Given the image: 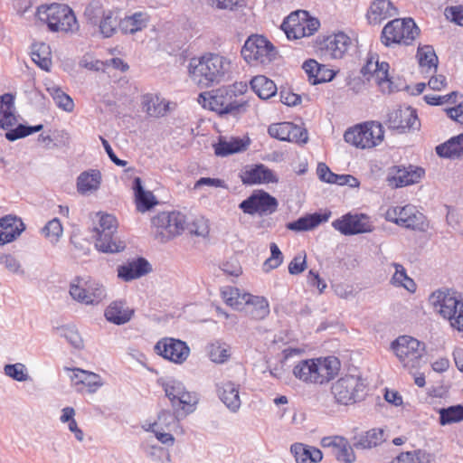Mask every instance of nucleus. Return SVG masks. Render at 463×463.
Listing matches in <instances>:
<instances>
[{"label":"nucleus","mask_w":463,"mask_h":463,"mask_svg":"<svg viewBox=\"0 0 463 463\" xmlns=\"http://www.w3.org/2000/svg\"><path fill=\"white\" fill-rule=\"evenodd\" d=\"M229 71L230 61L214 53L192 58L188 66L190 79L200 88H209L220 83Z\"/></svg>","instance_id":"f257e3e1"},{"label":"nucleus","mask_w":463,"mask_h":463,"mask_svg":"<svg viewBox=\"0 0 463 463\" xmlns=\"http://www.w3.org/2000/svg\"><path fill=\"white\" fill-rule=\"evenodd\" d=\"M340 370V361L335 356L305 359L293 368L296 378L306 383L325 384L334 379Z\"/></svg>","instance_id":"f03ea898"},{"label":"nucleus","mask_w":463,"mask_h":463,"mask_svg":"<svg viewBox=\"0 0 463 463\" xmlns=\"http://www.w3.org/2000/svg\"><path fill=\"white\" fill-rule=\"evenodd\" d=\"M92 238L95 247L105 253H117L126 248V244L117 236L118 222L115 216L109 213H97L93 219Z\"/></svg>","instance_id":"7ed1b4c3"},{"label":"nucleus","mask_w":463,"mask_h":463,"mask_svg":"<svg viewBox=\"0 0 463 463\" xmlns=\"http://www.w3.org/2000/svg\"><path fill=\"white\" fill-rule=\"evenodd\" d=\"M36 15L52 32L74 33L79 29L76 16L67 5L53 3L41 5Z\"/></svg>","instance_id":"20e7f679"},{"label":"nucleus","mask_w":463,"mask_h":463,"mask_svg":"<svg viewBox=\"0 0 463 463\" xmlns=\"http://www.w3.org/2000/svg\"><path fill=\"white\" fill-rule=\"evenodd\" d=\"M198 102L205 109L220 115L234 113L244 114L248 112L249 102L242 98L237 99L225 90H216L211 92L201 93Z\"/></svg>","instance_id":"39448f33"},{"label":"nucleus","mask_w":463,"mask_h":463,"mask_svg":"<svg viewBox=\"0 0 463 463\" xmlns=\"http://www.w3.org/2000/svg\"><path fill=\"white\" fill-rule=\"evenodd\" d=\"M430 303L437 313L449 320L451 327L463 332V301L454 293L437 290L430 295Z\"/></svg>","instance_id":"423d86ee"},{"label":"nucleus","mask_w":463,"mask_h":463,"mask_svg":"<svg viewBox=\"0 0 463 463\" xmlns=\"http://www.w3.org/2000/svg\"><path fill=\"white\" fill-rule=\"evenodd\" d=\"M69 294L78 303L87 306L99 305L107 297L105 286L90 277H76L70 283Z\"/></svg>","instance_id":"0eeeda50"},{"label":"nucleus","mask_w":463,"mask_h":463,"mask_svg":"<svg viewBox=\"0 0 463 463\" xmlns=\"http://www.w3.org/2000/svg\"><path fill=\"white\" fill-rule=\"evenodd\" d=\"M384 137L383 127L376 121L357 124L349 128L344 134L346 143L360 149H369L379 146Z\"/></svg>","instance_id":"6e6552de"},{"label":"nucleus","mask_w":463,"mask_h":463,"mask_svg":"<svg viewBox=\"0 0 463 463\" xmlns=\"http://www.w3.org/2000/svg\"><path fill=\"white\" fill-rule=\"evenodd\" d=\"M419 33L420 29L411 18H396L384 25L381 41L387 47L393 44L410 45Z\"/></svg>","instance_id":"1a4fd4ad"},{"label":"nucleus","mask_w":463,"mask_h":463,"mask_svg":"<svg viewBox=\"0 0 463 463\" xmlns=\"http://www.w3.org/2000/svg\"><path fill=\"white\" fill-rule=\"evenodd\" d=\"M241 55L251 66H267L276 59L278 52L264 36L251 35L241 49Z\"/></svg>","instance_id":"9d476101"},{"label":"nucleus","mask_w":463,"mask_h":463,"mask_svg":"<svg viewBox=\"0 0 463 463\" xmlns=\"http://www.w3.org/2000/svg\"><path fill=\"white\" fill-rule=\"evenodd\" d=\"M331 392L337 403L353 404L365 396L366 383L360 375L346 374L332 384Z\"/></svg>","instance_id":"9b49d317"},{"label":"nucleus","mask_w":463,"mask_h":463,"mask_svg":"<svg viewBox=\"0 0 463 463\" xmlns=\"http://www.w3.org/2000/svg\"><path fill=\"white\" fill-rule=\"evenodd\" d=\"M162 387L177 413L182 411V414L186 416L194 411L198 398L194 392H188L182 382L167 378L162 382Z\"/></svg>","instance_id":"f8f14e48"},{"label":"nucleus","mask_w":463,"mask_h":463,"mask_svg":"<svg viewBox=\"0 0 463 463\" xmlns=\"http://www.w3.org/2000/svg\"><path fill=\"white\" fill-rule=\"evenodd\" d=\"M392 349L406 369L420 367L425 353V345L416 338L408 335L399 336L392 343Z\"/></svg>","instance_id":"ddd939ff"},{"label":"nucleus","mask_w":463,"mask_h":463,"mask_svg":"<svg viewBox=\"0 0 463 463\" xmlns=\"http://www.w3.org/2000/svg\"><path fill=\"white\" fill-rule=\"evenodd\" d=\"M85 16L92 24H99L101 34L109 38L112 36L117 28H119L118 14L115 10L105 9L98 2H91L85 9Z\"/></svg>","instance_id":"4468645a"},{"label":"nucleus","mask_w":463,"mask_h":463,"mask_svg":"<svg viewBox=\"0 0 463 463\" xmlns=\"http://www.w3.org/2000/svg\"><path fill=\"white\" fill-rule=\"evenodd\" d=\"M186 217L179 212H162L152 218V225L156 229V236L166 241L184 231Z\"/></svg>","instance_id":"2eb2a0df"},{"label":"nucleus","mask_w":463,"mask_h":463,"mask_svg":"<svg viewBox=\"0 0 463 463\" xmlns=\"http://www.w3.org/2000/svg\"><path fill=\"white\" fill-rule=\"evenodd\" d=\"M385 219L407 229L423 231L426 227L425 216L410 204L389 208Z\"/></svg>","instance_id":"dca6fc26"},{"label":"nucleus","mask_w":463,"mask_h":463,"mask_svg":"<svg viewBox=\"0 0 463 463\" xmlns=\"http://www.w3.org/2000/svg\"><path fill=\"white\" fill-rule=\"evenodd\" d=\"M278 206V200L262 190L253 193L239 204V208L250 215H269L275 213Z\"/></svg>","instance_id":"f3484780"},{"label":"nucleus","mask_w":463,"mask_h":463,"mask_svg":"<svg viewBox=\"0 0 463 463\" xmlns=\"http://www.w3.org/2000/svg\"><path fill=\"white\" fill-rule=\"evenodd\" d=\"M154 350L164 359L176 364H184L190 354L188 345L184 341L173 337L160 339L156 344Z\"/></svg>","instance_id":"a211bd4d"},{"label":"nucleus","mask_w":463,"mask_h":463,"mask_svg":"<svg viewBox=\"0 0 463 463\" xmlns=\"http://www.w3.org/2000/svg\"><path fill=\"white\" fill-rule=\"evenodd\" d=\"M333 227L344 235H354L373 231V224L365 214H345L341 219L334 221Z\"/></svg>","instance_id":"6ab92c4d"},{"label":"nucleus","mask_w":463,"mask_h":463,"mask_svg":"<svg viewBox=\"0 0 463 463\" xmlns=\"http://www.w3.org/2000/svg\"><path fill=\"white\" fill-rule=\"evenodd\" d=\"M423 175L421 167L398 165L390 169L387 181L390 186L403 187L418 183Z\"/></svg>","instance_id":"aec40b11"},{"label":"nucleus","mask_w":463,"mask_h":463,"mask_svg":"<svg viewBox=\"0 0 463 463\" xmlns=\"http://www.w3.org/2000/svg\"><path fill=\"white\" fill-rule=\"evenodd\" d=\"M142 111L147 116H165L175 112L177 104L166 100L157 93H146L141 97Z\"/></svg>","instance_id":"412c9836"},{"label":"nucleus","mask_w":463,"mask_h":463,"mask_svg":"<svg viewBox=\"0 0 463 463\" xmlns=\"http://www.w3.org/2000/svg\"><path fill=\"white\" fill-rule=\"evenodd\" d=\"M268 133L271 137L281 141L306 142L307 139V132L291 122L271 124L268 128Z\"/></svg>","instance_id":"4be33fe9"},{"label":"nucleus","mask_w":463,"mask_h":463,"mask_svg":"<svg viewBox=\"0 0 463 463\" xmlns=\"http://www.w3.org/2000/svg\"><path fill=\"white\" fill-rule=\"evenodd\" d=\"M69 370L71 371V374L70 375L71 381L74 386L79 387L77 389L79 392H81L82 387L85 386L87 387L88 392L94 393L104 384L100 375L95 373L79 368Z\"/></svg>","instance_id":"5701e85b"},{"label":"nucleus","mask_w":463,"mask_h":463,"mask_svg":"<svg viewBox=\"0 0 463 463\" xmlns=\"http://www.w3.org/2000/svg\"><path fill=\"white\" fill-rule=\"evenodd\" d=\"M244 184L277 183L278 178L272 170L260 164L245 167L241 174Z\"/></svg>","instance_id":"b1692460"},{"label":"nucleus","mask_w":463,"mask_h":463,"mask_svg":"<svg viewBox=\"0 0 463 463\" xmlns=\"http://www.w3.org/2000/svg\"><path fill=\"white\" fill-rule=\"evenodd\" d=\"M16 118H0V128L6 130L5 137L9 141H15L43 129L42 124L33 127L25 126L24 124L17 125Z\"/></svg>","instance_id":"393cba45"},{"label":"nucleus","mask_w":463,"mask_h":463,"mask_svg":"<svg viewBox=\"0 0 463 463\" xmlns=\"http://www.w3.org/2000/svg\"><path fill=\"white\" fill-rule=\"evenodd\" d=\"M23 221L14 215H5L0 218V245L14 241L24 231Z\"/></svg>","instance_id":"a878e982"},{"label":"nucleus","mask_w":463,"mask_h":463,"mask_svg":"<svg viewBox=\"0 0 463 463\" xmlns=\"http://www.w3.org/2000/svg\"><path fill=\"white\" fill-rule=\"evenodd\" d=\"M151 271L149 262L144 258H137L118 267V277L128 282L141 278Z\"/></svg>","instance_id":"bb28decb"},{"label":"nucleus","mask_w":463,"mask_h":463,"mask_svg":"<svg viewBox=\"0 0 463 463\" xmlns=\"http://www.w3.org/2000/svg\"><path fill=\"white\" fill-rule=\"evenodd\" d=\"M396 14L398 10L390 0H374L366 13V18L370 24L376 25Z\"/></svg>","instance_id":"cd10ccee"},{"label":"nucleus","mask_w":463,"mask_h":463,"mask_svg":"<svg viewBox=\"0 0 463 463\" xmlns=\"http://www.w3.org/2000/svg\"><path fill=\"white\" fill-rule=\"evenodd\" d=\"M307 11L298 10L292 12L282 23L281 29L290 40H297L307 36L303 20L306 19Z\"/></svg>","instance_id":"c85d7f7f"},{"label":"nucleus","mask_w":463,"mask_h":463,"mask_svg":"<svg viewBox=\"0 0 463 463\" xmlns=\"http://www.w3.org/2000/svg\"><path fill=\"white\" fill-rule=\"evenodd\" d=\"M323 447H332L335 449V457L338 460L345 463H353L355 460V455L353 447L350 446L347 439L340 437H326L321 441Z\"/></svg>","instance_id":"c756f323"},{"label":"nucleus","mask_w":463,"mask_h":463,"mask_svg":"<svg viewBox=\"0 0 463 463\" xmlns=\"http://www.w3.org/2000/svg\"><path fill=\"white\" fill-rule=\"evenodd\" d=\"M218 396L225 406L232 412H236L241 404L239 385L231 381L223 382L217 386Z\"/></svg>","instance_id":"7c9ffc66"},{"label":"nucleus","mask_w":463,"mask_h":463,"mask_svg":"<svg viewBox=\"0 0 463 463\" xmlns=\"http://www.w3.org/2000/svg\"><path fill=\"white\" fill-rule=\"evenodd\" d=\"M351 44L350 38L344 33L327 36L324 41V49L334 59H340Z\"/></svg>","instance_id":"2f4dec72"},{"label":"nucleus","mask_w":463,"mask_h":463,"mask_svg":"<svg viewBox=\"0 0 463 463\" xmlns=\"http://www.w3.org/2000/svg\"><path fill=\"white\" fill-rule=\"evenodd\" d=\"M424 99L430 105H440L445 102L457 103L454 107L445 110L448 116H463V95L457 91L444 96L425 95Z\"/></svg>","instance_id":"473e14b6"},{"label":"nucleus","mask_w":463,"mask_h":463,"mask_svg":"<svg viewBox=\"0 0 463 463\" xmlns=\"http://www.w3.org/2000/svg\"><path fill=\"white\" fill-rule=\"evenodd\" d=\"M100 184L101 174L99 170L84 171L77 178V191L82 195H87L99 190Z\"/></svg>","instance_id":"72a5a7b5"},{"label":"nucleus","mask_w":463,"mask_h":463,"mask_svg":"<svg viewBox=\"0 0 463 463\" xmlns=\"http://www.w3.org/2000/svg\"><path fill=\"white\" fill-rule=\"evenodd\" d=\"M132 315L133 310L126 307L122 301L112 302L105 310L107 320L116 325L126 324L131 319Z\"/></svg>","instance_id":"f704fd0d"},{"label":"nucleus","mask_w":463,"mask_h":463,"mask_svg":"<svg viewBox=\"0 0 463 463\" xmlns=\"http://www.w3.org/2000/svg\"><path fill=\"white\" fill-rule=\"evenodd\" d=\"M437 155L444 158L463 157V134L451 137L447 142L436 146Z\"/></svg>","instance_id":"c9c22d12"},{"label":"nucleus","mask_w":463,"mask_h":463,"mask_svg":"<svg viewBox=\"0 0 463 463\" xmlns=\"http://www.w3.org/2000/svg\"><path fill=\"white\" fill-rule=\"evenodd\" d=\"M291 452L298 463H317L323 458L320 449L301 443L292 445Z\"/></svg>","instance_id":"e433bc0d"},{"label":"nucleus","mask_w":463,"mask_h":463,"mask_svg":"<svg viewBox=\"0 0 463 463\" xmlns=\"http://www.w3.org/2000/svg\"><path fill=\"white\" fill-rule=\"evenodd\" d=\"M149 16L146 13L137 12L119 21V29L124 33H135L147 26Z\"/></svg>","instance_id":"4c0bfd02"},{"label":"nucleus","mask_w":463,"mask_h":463,"mask_svg":"<svg viewBox=\"0 0 463 463\" xmlns=\"http://www.w3.org/2000/svg\"><path fill=\"white\" fill-rule=\"evenodd\" d=\"M133 190L135 192L137 209L138 212L145 213L156 204L154 194L149 191H145L142 181L136 177L133 182Z\"/></svg>","instance_id":"58836bf2"},{"label":"nucleus","mask_w":463,"mask_h":463,"mask_svg":"<svg viewBox=\"0 0 463 463\" xmlns=\"http://www.w3.org/2000/svg\"><path fill=\"white\" fill-rule=\"evenodd\" d=\"M328 214H307L300 217L298 220L287 223V229L294 232H305L314 229L318 226L321 222L328 220Z\"/></svg>","instance_id":"ea45409f"},{"label":"nucleus","mask_w":463,"mask_h":463,"mask_svg":"<svg viewBox=\"0 0 463 463\" xmlns=\"http://www.w3.org/2000/svg\"><path fill=\"white\" fill-rule=\"evenodd\" d=\"M245 306L248 307V312L254 319H264L269 314V305L264 297L248 294Z\"/></svg>","instance_id":"a19ab883"},{"label":"nucleus","mask_w":463,"mask_h":463,"mask_svg":"<svg viewBox=\"0 0 463 463\" xmlns=\"http://www.w3.org/2000/svg\"><path fill=\"white\" fill-rule=\"evenodd\" d=\"M384 441V432L382 429H372L355 438L353 447L357 449H369Z\"/></svg>","instance_id":"79ce46f5"},{"label":"nucleus","mask_w":463,"mask_h":463,"mask_svg":"<svg viewBox=\"0 0 463 463\" xmlns=\"http://www.w3.org/2000/svg\"><path fill=\"white\" fill-rule=\"evenodd\" d=\"M32 60L41 69L48 71L52 67V52L45 43H34L32 45Z\"/></svg>","instance_id":"37998d69"},{"label":"nucleus","mask_w":463,"mask_h":463,"mask_svg":"<svg viewBox=\"0 0 463 463\" xmlns=\"http://www.w3.org/2000/svg\"><path fill=\"white\" fill-rule=\"evenodd\" d=\"M250 86L261 99H268L277 93L276 84L263 75L254 77L250 80Z\"/></svg>","instance_id":"c03bdc74"},{"label":"nucleus","mask_w":463,"mask_h":463,"mask_svg":"<svg viewBox=\"0 0 463 463\" xmlns=\"http://www.w3.org/2000/svg\"><path fill=\"white\" fill-rule=\"evenodd\" d=\"M388 128L398 134L419 130L420 121L419 118H389Z\"/></svg>","instance_id":"a18cd8bd"},{"label":"nucleus","mask_w":463,"mask_h":463,"mask_svg":"<svg viewBox=\"0 0 463 463\" xmlns=\"http://www.w3.org/2000/svg\"><path fill=\"white\" fill-rule=\"evenodd\" d=\"M249 293H241L240 289L233 287H223L221 296L226 305L235 309H242L245 307L246 297Z\"/></svg>","instance_id":"49530a36"},{"label":"nucleus","mask_w":463,"mask_h":463,"mask_svg":"<svg viewBox=\"0 0 463 463\" xmlns=\"http://www.w3.org/2000/svg\"><path fill=\"white\" fill-rule=\"evenodd\" d=\"M417 57L419 59V64L422 70L426 69V72H428L433 69L434 72H436L439 61L432 46L424 45L422 47H419Z\"/></svg>","instance_id":"de8ad7c7"},{"label":"nucleus","mask_w":463,"mask_h":463,"mask_svg":"<svg viewBox=\"0 0 463 463\" xmlns=\"http://www.w3.org/2000/svg\"><path fill=\"white\" fill-rule=\"evenodd\" d=\"M245 149L246 145L240 138H232L231 140L220 139V141L214 145V152L219 156H227Z\"/></svg>","instance_id":"09e8293b"},{"label":"nucleus","mask_w":463,"mask_h":463,"mask_svg":"<svg viewBox=\"0 0 463 463\" xmlns=\"http://www.w3.org/2000/svg\"><path fill=\"white\" fill-rule=\"evenodd\" d=\"M395 272L391 279V282L395 287H402L410 292L416 290V284L406 273V269L402 264L392 263Z\"/></svg>","instance_id":"8fccbe9b"},{"label":"nucleus","mask_w":463,"mask_h":463,"mask_svg":"<svg viewBox=\"0 0 463 463\" xmlns=\"http://www.w3.org/2000/svg\"><path fill=\"white\" fill-rule=\"evenodd\" d=\"M439 423L442 426L463 420V405L441 408L439 411Z\"/></svg>","instance_id":"3c124183"},{"label":"nucleus","mask_w":463,"mask_h":463,"mask_svg":"<svg viewBox=\"0 0 463 463\" xmlns=\"http://www.w3.org/2000/svg\"><path fill=\"white\" fill-rule=\"evenodd\" d=\"M388 71L389 64L385 61H382L372 78L375 80L383 92L390 93L393 91V88Z\"/></svg>","instance_id":"603ef678"},{"label":"nucleus","mask_w":463,"mask_h":463,"mask_svg":"<svg viewBox=\"0 0 463 463\" xmlns=\"http://www.w3.org/2000/svg\"><path fill=\"white\" fill-rule=\"evenodd\" d=\"M177 422V416L168 410H162L157 415V420L149 424L148 430L155 428L161 430H171L172 427Z\"/></svg>","instance_id":"864d4df0"},{"label":"nucleus","mask_w":463,"mask_h":463,"mask_svg":"<svg viewBox=\"0 0 463 463\" xmlns=\"http://www.w3.org/2000/svg\"><path fill=\"white\" fill-rule=\"evenodd\" d=\"M185 229L189 233L203 238H205L210 231L208 220L203 216H196L189 222L186 221Z\"/></svg>","instance_id":"5fc2aeb1"},{"label":"nucleus","mask_w":463,"mask_h":463,"mask_svg":"<svg viewBox=\"0 0 463 463\" xmlns=\"http://www.w3.org/2000/svg\"><path fill=\"white\" fill-rule=\"evenodd\" d=\"M4 373L6 376L17 382H26L30 379L28 370L22 363L5 364Z\"/></svg>","instance_id":"6e6d98bb"},{"label":"nucleus","mask_w":463,"mask_h":463,"mask_svg":"<svg viewBox=\"0 0 463 463\" xmlns=\"http://www.w3.org/2000/svg\"><path fill=\"white\" fill-rule=\"evenodd\" d=\"M428 461L427 454L418 449L402 452L392 459L391 463H427Z\"/></svg>","instance_id":"4d7b16f0"},{"label":"nucleus","mask_w":463,"mask_h":463,"mask_svg":"<svg viewBox=\"0 0 463 463\" xmlns=\"http://www.w3.org/2000/svg\"><path fill=\"white\" fill-rule=\"evenodd\" d=\"M42 233L52 243L57 242L62 234V226L58 218L49 221L42 229Z\"/></svg>","instance_id":"13d9d810"},{"label":"nucleus","mask_w":463,"mask_h":463,"mask_svg":"<svg viewBox=\"0 0 463 463\" xmlns=\"http://www.w3.org/2000/svg\"><path fill=\"white\" fill-rule=\"evenodd\" d=\"M0 264L13 274L20 276L24 275V269L20 260L12 254H2L0 256Z\"/></svg>","instance_id":"bf43d9fd"},{"label":"nucleus","mask_w":463,"mask_h":463,"mask_svg":"<svg viewBox=\"0 0 463 463\" xmlns=\"http://www.w3.org/2000/svg\"><path fill=\"white\" fill-rule=\"evenodd\" d=\"M48 90L52 95L53 99L59 108H61L66 112H71L72 110L74 104L70 96L54 86L52 88L48 87Z\"/></svg>","instance_id":"052dcab7"},{"label":"nucleus","mask_w":463,"mask_h":463,"mask_svg":"<svg viewBox=\"0 0 463 463\" xmlns=\"http://www.w3.org/2000/svg\"><path fill=\"white\" fill-rule=\"evenodd\" d=\"M270 257L264 262L263 268L266 271L278 268L283 261V255L275 242L270 243Z\"/></svg>","instance_id":"680f3d73"},{"label":"nucleus","mask_w":463,"mask_h":463,"mask_svg":"<svg viewBox=\"0 0 463 463\" xmlns=\"http://www.w3.org/2000/svg\"><path fill=\"white\" fill-rule=\"evenodd\" d=\"M14 97L10 93L0 96V116H15Z\"/></svg>","instance_id":"e2e57ef3"},{"label":"nucleus","mask_w":463,"mask_h":463,"mask_svg":"<svg viewBox=\"0 0 463 463\" xmlns=\"http://www.w3.org/2000/svg\"><path fill=\"white\" fill-rule=\"evenodd\" d=\"M230 357V352L225 345H213L210 351V358L217 364L224 363Z\"/></svg>","instance_id":"0e129e2a"},{"label":"nucleus","mask_w":463,"mask_h":463,"mask_svg":"<svg viewBox=\"0 0 463 463\" xmlns=\"http://www.w3.org/2000/svg\"><path fill=\"white\" fill-rule=\"evenodd\" d=\"M212 7L220 10L233 11L244 5L243 0H210Z\"/></svg>","instance_id":"69168bd1"},{"label":"nucleus","mask_w":463,"mask_h":463,"mask_svg":"<svg viewBox=\"0 0 463 463\" xmlns=\"http://www.w3.org/2000/svg\"><path fill=\"white\" fill-rule=\"evenodd\" d=\"M61 335L74 347L80 348L82 345V339L74 327L61 328Z\"/></svg>","instance_id":"338daca9"},{"label":"nucleus","mask_w":463,"mask_h":463,"mask_svg":"<svg viewBox=\"0 0 463 463\" xmlns=\"http://www.w3.org/2000/svg\"><path fill=\"white\" fill-rule=\"evenodd\" d=\"M307 268L306 254H298L288 264V272L291 275H298Z\"/></svg>","instance_id":"774afa93"}]
</instances>
